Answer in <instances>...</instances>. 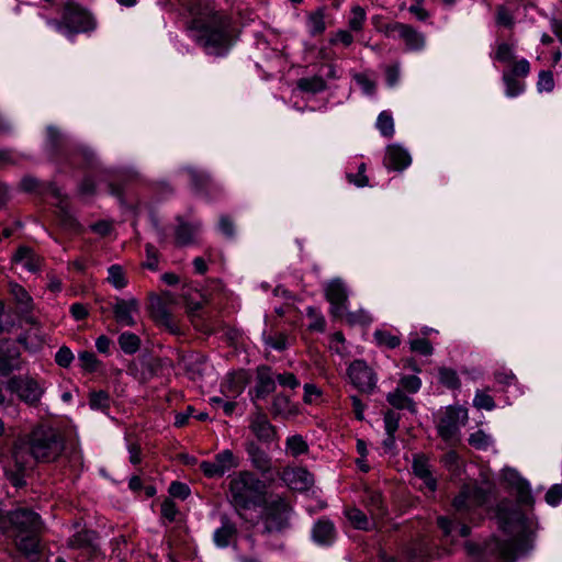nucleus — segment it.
<instances>
[{
    "label": "nucleus",
    "instance_id": "nucleus-1",
    "mask_svg": "<svg viewBox=\"0 0 562 562\" xmlns=\"http://www.w3.org/2000/svg\"><path fill=\"white\" fill-rule=\"evenodd\" d=\"M497 517L502 528L513 535V538L501 547V554L506 560H513L526 554L532 548V537L537 530V521L520 510H507L499 507Z\"/></svg>",
    "mask_w": 562,
    "mask_h": 562
},
{
    "label": "nucleus",
    "instance_id": "nucleus-2",
    "mask_svg": "<svg viewBox=\"0 0 562 562\" xmlns=\"http://www.w3.org/2000/svg\"><path fill=\"white\" fill-rule=\"evenodd\" d=\"M265 484L254 473L240 471L229 482L231 502L241 516V510L262 503Z\"/></svg>",
    "mask_w": 562,
    "mask_h": 562
},
{
    "label": "nucleus",
    "instance_id": "nucleus-3",
    "mask_svg": "<svg viewBox=\"0 0 562 562\" xmlns=\"http://www.w3.org/2000/svg\"><path fill=\"white\" fill-rule=\"evenodd\" d=\"M26 442L33 459L37 462H53L65 449L61 434L46 425L36 426L27 436Z\"/></svg>",
    "mask_w": 562,
    "mask_h": 562
},
{
    "label": "nucleus",
    "instance_id": "nucleus-4",
    "mask_svg": "<svg viewBox=\"0 0 562 562\" xmlns=\"http://www.w3.org/2000/svg\"><path fill=\"white\" fill-rule=\"evenodd\" d=\"M33 460L27 442H15L9 456L0 454L4 473L16 487L25 484L24 475L32 469Z\"/></svg>",
    "mask_w": 562,
    "mask_h": 562
},
{
    "label": "nucleus",
    "instance_id": "nucleus-5",
    "mask_svg": "<svg viewBox=\"0 0 562 562\" xmlns=\"http://www.w3.org/2000/svg\"><path fill=\"white\" fill-rule=\"evenodd\" d=\"M43 521L41 517L27 508H16L5 512L0 502V532L7 533L14 531L16 533L41 532Z\"/></svg>",
    "mask_w": 562,
    "mask_h": 562
},
{
    "label": "nucleus",
    "instance_id": "nucleus-6",
    "mask_svg": "<svg viewBox=\"0 0 562 562\" xmlns=\"http://www.w3.org/2000/svg\"><path fill=\"white\" fill-rule=\"evenodd\" d=\"M56 30L66 35L70 36L79 32H86L93 27V21L91 15L83 9L68 4L65 9L64 18L61 22H50Z\"/></svg>",
    "mask_w": 562,
    "mask_h": 562
},
{
    "label": "nucleus",
    "instance_id": "nucleus-7",
    "mask_svg": "<svg viewBox=\"0 0 562 562\" xmlns=\"http://www.w3.org/2000/svg\"><path fill=\"white\" fill-rule=\"evenodd\" d=\"M7 389L30 406H37L45 393L44 384L27 375L11 378Z\"/></svg>",
    "mask_w": 562,
    "mask_h": 562
},
{
    "label": "nucleus",
    "instance_id": "nucleus-8",
    "mask_svg": "<svg viewBox=\"0 0 562 562\" xmlns=\"http://www.w3.org/2000/svg\"><path fill=\"white\" fill-rule=\"evenodd\" d=\"M468 420V411L461 406H449L438 420L439 436L449 443L459 440V430Z\"/></svg>",
    "mask_w": 562,
    "mask_h": 562
},
{
    "label": "nucleus",
    "instance_id": "nucleus-9",
    "mask_svg": "<svg viewBox=\"0 0 562 562\" xmlns=\"http://www.w3.org/2000/svg\"><path fill=\"white\" fill-rule=\"evenodd\" d=\"M198 42L205 48L207 54L222 55L231 45L229 37L222 21L216 27L201 25Z\"/></svg>",
    "mask_w": 562,
    "mask_h": 562
},
{
    "label": "nucleus",
    "instance_id": "nucleus-10",
    "mask_svg": "<svg viewBox=\"0 0 562 562\" xmlns=\"http://www.w3.org/2000/svg\"><path fill=\"white\" fill-rule=\"evenodd\" d=\"M384 34L389 37L401 38L409 50H422L426 45L425 35L408 24L400 22L386 24Z\"/></svg>",
    "mask_w": 562,
    "mask_h": 562
},
{
    "label": "nucleus",
    "instance_id": "nucleus-11",
    "mask_svg": "<svg viewBox=\"0 0 562 562\" xmlns=\"http://www.w3.org/2000/svg\"><path fill=\"white\" fill-rule=\"evenodd\" d=\"M239 467V458L226 449L217 453L212 461H203L201 471L207 477H221L225 473Z\"/></svg>",
    "mask_w": 562,
    "mask_h": 562
},
{
    "label": "nucleus",
    "instance_id": "nucleus-12",
    "mask_svg": "<svg viewBox=\"0 0 562 562\" xmlns=\"http://www.w3.org/2000/svg\"><path fill=\"white\" fill-rule=\"evenodd\" d=\"M502 482L506 488L515 493L517 501L522 505H532L533 497L531 495L529 483L513 468H504L502 470Z\"/></svg>",
    "mask_w": 562,
    "mask_h": 562
},
{
    "label": "nucleus",
    "instance_id": "nucleus-13",
    "mask_svg": "<svg viewBox=\"0 0 562 562\" xmlns=\"http://www.w3.org/2000/svg\"><path fill=\"white\" fill-rule=\"evenodd\" d=\"M348 376L355 387L371 393L376 386V375L363 360H355L348 368Z\"/></svg>",
    "mask_w": 562,
    "mask_h": 562
},
{
    "label": "nucleus",
    "instance_id": "nucleus-14",
    "mask_svg": "<svg viewBox=\"0 0 562 562\" xmlns=\"http://www.w3.org/2000/svg\"><path fill=\"white\" fill-rule=\"evenodd\" d=\"M291 508L283 499L271 503L265 515V530L267 532L281 531L288 527Z\"/></svg>",
    "mask_w": 562,
    "mask_h": 562
},
{
    "label": "nucleus",
    "instance_id": "nucleus-15",
    "mask_svg": "<svg viewBox=\"0 0 562 562\" xmlns=\"http://www.w3.org/2000/svg\"><path fill=\"white\" fill-rule=\"evenodd\" d=\"M326 299L331 305V314L336 317H342L346 312L347 291L339 279H334L325 288Z\"/></svg>",
    "mask_w": 562,
    "mask_h": 562
},
{
    "label": "nucleus",
    "instance_id": "nucleus-16",
    "mask_svg": "<svg viewBox=\"0 0 562 562\" xmlns=\"http://www.w3.org/2000/svg\"><path fill=\"white\" fill-rule=\"evenodd\" d=\"M113 313L116 322L122 326H134L135 316L139 313L138 301L131 299H116L113 304Z\"/></svg>",
    "mask_w": 562,
    "mask_h": 562
},
{
    "label": "nucleus",
    "instance_id": "nucleus-17",
    "mask_svg": "<svg viewBox=\"0 0 562 562\" xmlns=\"http://www.w3.org/2000/svg\"><path fill=\"white\" fill-rule=\"evenodd\" d=\"M384 166L390 170L402 171L412 162L409 153L398 144L389 145L385 149Z\"/></svg>",
    "mask_w": 562,
    "mask_h": 562
},
{
    "label": "nucleus",
    "instance_id": "nucleus-18",
    "mask_svg": "<svg viewBox=\"0 0 562 562\" xmlns=\"http://www.w3.org/2000/svg\"><path fill=\"white\" fill-rule=\"evenodd\" d=\"M20 368V352L10 341L0 342V372L4 375Z\"/></svg>",
    "mask_w": 562,
    "mask_h": 562
},
{
    "label": "nucleus",
    "instance_id": "nucleus-19",
    "mask_svg": "<svg viewBox=\"0 0 562 562\" xmlns=\"http://www.w3.org/2000/svg\"><path fill=\"white\" fill-rule=\"evenodd\" d=\"M414 474L423 481L424 486L434 493L437 488V480L434 477L429 460L424 454H415L413 458Z\"/></svg>",
    "mask_w": 562,
    "mask_h": 562
},
{
    "label": "nucleus",
    "instance_id": "nucleus-20",
    "mask_svg": "<svg viewBox=\"0 0 562 562\" xmlns=\"http://www.w3.org/2000/svg\"><path fill=\"white\" fill-rule=\"evenodd\" d=\"M249 428L262 442H271L277 436L274 426L271 425L268 417L262 413H256L251 417Z\"/></svg>",
    "mask_w": 562,
    "mask_h": 562
},
{
    "label": "nucleus",
    "instance_id": "nucleus-21",
    "mask_svg": "<svg viewBox=\"0 0 562 562\" xmlns=\"http://www.w3.org/2000/svg\"><path fill=\"white\" fill-rule=\"evenodd\" d=\"M283 480L295 491H305L313 484V475L304 468L285 470L283 472Z\"/></svg>",
    "mask_w": 562,
    "mask_h": 562
},
{
    "label": "nucleus",
    "instance_id": "nucleus-22",
    "mask_svg": "<svg viewBox=\"0 0 562 562\" xmlns=\"http://www.w3.org/2000/svg\"><path fill=\"white\" fill-rule=\"evenodd\" d=\"M485 495L479 488L465 487L453 499V507L457 510H469L475 506L483 504Z\"/></svg>",
    "mask_w": 562,
    "mask_h": 562
},
{
    "label": "nucleus",
    "instance_id": "nucleus-23",
    "mask_svg": "<svg viewBox=\"0 0 562 562\" xmlns=\"http://www.w3.org/2000/svg\"><path fill=\"white\" fill-rule=\"evenodd\" d=\"M12 261L29 272H36L41 267V258L31 248L21 246L14 254Z\"/></svg>",
    "mask_w": 562,
    "mask_h": 562
},
{
    "label": "nucleus",
    "instance_id": "nucleus-24",
    "mask_svg": "<svg viewBox=\"0 0 562 562\" xmlns=\"http://www.w3.org/2000/svg\"><path fill=\"white\" fill-rule=\"evenodd\" d=\"M247 452L249 454L251 464L261 473H268L272 470V463L270 457L261 450L254 442L247 446Z\"/></svg>",
    "mask_w": 562,
    "mask_h": 562
},
{
    "label": "nucleus",
    "instance_id": "nucleus-25",
    "mask_svg": "<svg viewBox=\"0 0 562 562\" xmlns=\"http://www.w3.org/2000/svg\"><path fill=\"white\" fill-rule=\"evenodd\" d=\"M312 537L318 544H330L335 539L334 524L329 520H318L313 528Z\"/></svg>",
    "mask_w": 562,
    "mask_h": 562
},
{
    "label": "nucleus",
    "instance_id": "nucleus-26",
    "mask_svg": "<svg viewBox=\"0 0 562 562\" xmlns=\"http://www.w3.org/2000/svg\"><path fill=\"white\" fill-rule=\"evenodd\" d=\"M236 533L237 529L235 525L227 519H223L222 526L214 531V543L218 548H226L236 537Z\"/></svg>",
    "mask_w": 562,
    "mask_h": 562
},
{
    "label": "nucleus",
    "instance_id": "nucleus-27",
    "mask_svg": "<svg viewBox=\"0 0 562 562\" xmlns=\"http://www.w3.org/2000/svg\"><path fill=\"white\" fill-rule=\"evenodd\" d=\"M297 413V406L294 403H292L286 395L279 394L274 397L272 403V414L274 416L289 418L295 416Z\"/></svg>",
    "mask_w": 562,
    "mask_h": 562
},
{
    "label": "nucleus",
    "instance_id": "nucleus-28",
    "mask_svg": "<svg viewBox=\"0 0 562 562\" xmlns=\"http://www.w3.org/2000/svg\"><path fill=\"white\" fill-rule=\"evenodd\" d=\"M38 533L40 532H24L15 535V546L22 553L30 555L38 551Z\"/></svg>",
    "mask_w": 562,
    "mask_h": 562
},
{
    "label": "nucleus",
    "instance_id": "nucleus-29",
    "mask_svg": "<svg viewBox=\"0 0 562 562\" xmlns=\"http://www.w3.org/2000/svg\"><path fill=\"white\" fill-rule=\"evenodd\" d=\"M201 229V223H181L176 232L177 243L180 245H187L193 241L195 235L199 234Z\"/></svg>",
    "mask_w": 562,
    "mask_h": 562
},
{
    "label": "nucleus",
    "instance_id": "nucleus-30",
    "mask_svg": "<svg viewBox=\"0 0 562 562\" xmlns=\"http://www.w3.org/2000/svg\"><path fill=\"white\" fill-rule=\"evenodd\" d=\"M10 292L22 312H31L33 310V300L24 288L16 283L10 284Z\"/></svg>",
    "mask_w": 562,
    "mask_h": 562
},
{
    "label": "nucleus",
    "instance_id": "nucleus-31",
    "mask_svg": "<svg viewBox=\"0 0 562 562\" xmlns=\"http://www.w3.org/2000/svg\"><path fill=\"white\" fill-rule=\"evenodd\" d=\"M308 451V445L301 435H293L285 440V452L292 457H299Z\"/></svg>",
    "mask_w": 562,
    "mask_h": 562
},
{
    "label": "nucleus",
    "instance_id": "nucleus-32",
    "mask_svg": "<svg viewBox=\"0 0 562 562\" xmlns=\"http://www.w3.org/2000/svg\"><path fill=\"white\" fill-rule=\"evenodd\" d=\"M387 402L397 409L407 408L415 412V404L412 398L403 393L402 389H396L387 394Z\"/></svg>",
    "mask_w": 562,
    "mask_h": 562
},
{
    "label": "nucleus",
    "instance_id": "nucleus-33",
    "mask_svg": "<svg viewBox=\"0 0 562 562\" xmlns=\"http://www.w3.org/2000/svg\"><path fill=\"white\" fill-rule=\"evenodd\" d=\"M119 345L125 353L132 355L139 349L140 339L137 335L125 331L120 335Z\"/></svg>",
    "mask_w": 562,
    "mask_h": 562
},
{
    "label": "nucleus",
    "instance_id": "nucleus-34",
    "mask_svg": "<svg viewBox=\"0 0 562 562\" xmlns=\"http://www.w3.org/2000/svg\"><path fill=\"white\" fill-rule=\"evenodd\" d=\"M108 281L117 290L126 286L127 280L123 268L119 265H113L108 269Z\"/></svg>",
    "mask_w": 562,
    "mask_h": 562
},
{
    "label": "nucleus",
    "instance_id": "nucleus-35",
    "mask_svg": "<svg viewBox=\"0 0 562 562\" xmlns=\"http://www.w3.org/2000/svg\"><path fill=\"white\" fill-rule=\"evenodd\" d=\"M346 517L357 529L368 530L371 528V524L367 518L366 514L358 508L347 509Z\"/></svg>",
    "mask_w": 562,
    "mask_h": 562
},
{
    "label": "nucleus",
    "instance_id": "nucleus-36",
    "mask_svg": "<svg viewBox=\"0 0 562 562\" xmlns=\"http://www.w3.org/2000/svg\"><path fill=\"white\" fill-rule=\"evenodd\" d=\"M376 128L380 131L381 135L384 137H392L394 134V121L392 115L383 111L379 114L376 120Z\"/></svg>",
    "mask_w": 562,
    "mask_h": 562
},
{
    "label": "nucleus",
    "instance_id": "nucleus-37",
    "mask_svg": "<svg viewBox=\"0 0 562 562\" xmlns=\"http://www.w3.org/2000/svg\"><path fill=\"white\" fill-rule=\"evenodd\" d=\"M94 539H95L94 532L89 531V530H81V531L77 532L76 535H74L69 539L68 543H69V547L79 549V548H86V547L92 546Z\"/></svg>",
    "mask_w": 562,
    "mask_h": 562
},
{
    "label": "nucleus",
    "instance_id": "nucleus-38",
    "mask_svg": "<svg viewBox=\"0 0 562 562\" xmlns=\"http://www.w3.org/2000/svg\"><path fill=\"white\" fill-rule=\"evenodd\" d=\"M297 87L307 92L316 93L326 88V83L321 77L303 78L297 82Z\"/></svg>",
    "mask_w": 562,
    "mask_h": 562
},
{
    "label": "nucleus",
    "instance_id": "nucleus-39",
    "mask_svg": "<svg viewBox=\"0 0 562 562\" xmlns=\"http://www.w3.org/2000/svg\"><path fill=\"white\" fill-rule=\"evenodd\" d=\"M398 422H400V416L395 412L389 411L385 413L384 426H385L386 435L390 437L391 446H394V443H395L394 435L398 429Z\"/></svg>",
    "mask_w": 562,
    "mask_h": 562
},
{
    "label": "nucleus",
    "instance_id": "nucleus-40",
    "mask_svg": "<svg viewBox=\"0 0 562 562\" xmlns=\"http://www.w3.org/2000/svg\"><path fill=\"white\" fill-rule=\"evenodd\" d=\"M366 19H367L366 10L360 5H353L351 8V12H350L349 27L356 32L362 30Z\"/></svg>",
    "mask_w": 562,
    "mask_h": 562
},
{
    "label": "nucleus",
    "instance_id": "nucleus-41",
    "mask_svg": "<svg viewBox=\"0 0 562 562\" xmlns=\"http://www.w3.org/2000/svg\"><path fill=\"white\" fill-rule=\"evenodd\" d=\"M503 80L506 86V95L509 98L517 97L524 91V85L518 81L513 74H509L507 71L503 75Z\"/></svg>",
    "mask_w": 562,
    "mask_h": 562
},
{
    "label": "nucleus",
    "instance_id": "nucleus-42",
    "mask_svg": "<svg viewBox=\"0 0 562 562\" xmlns=\"http://www.w3.org/2000/svg\"><path fill=\"white\" fill-rule=\"evenodd\" d=\"M223 392L231 397H236L245 387L241 376H229L223 384Z\"/></svg>",
    "mask_w": 562,
    "mask_h": 562
},
{
    "label": "nucleus",
    "instance_id": "nucleus-43",
    "mask_svg": "<svg viewBox=\"0 0 562 562\" xmlns=\"http://www.w3.org/2000/svg\"><path fill=\"white\" fill-rule=\"evenodd\" d=\"M19 340L31 350H36L44 344V337L38 334L37 329L27 331L25 336L21 337Z\"/></svg>",
    "mask_w": 562,
    "mask_h": 562
},
{
    "label": "nucleus",
    "instance_id": "nucleus-44",
    "mask_svg": "<svg viewBox=\"0 0 562 562\" xmlns=\"http://www.w3.org/2000/svg\"><path fill=\"white\" fill-rule=\"evenodd\" d=\"M439 381L450 389H456L460 385L457 372L447 368H441L439 370Z\"/></svg>",
    "mask_w": 562,
    "mask_h": 562
},
{
    "label": "nucleus",
    "instance_id": "nucleus-45",
    "mask_svg": "<svg viewBox=\"0 0 562 562\" xmlns=\"http://www.w3.org/2000/svg\"><path fill=\"white\" fill-rule=\"evenodd\" d=\"M495 59L501 63H512L515 59V49L513 45L507 43H501L497 45V49L495 53Z\"/></svg>",
    "mask_w": 562,
    "mask_h": 562
},
{
    "label": "nucleus",
    "instance_id": "nucleus-46",
    "mask_svg": "<svg viewBox=\"0 0 562 562\" xmlns=\"http://www.w3.org/2000/svg\"><path fill=\"white\" fill-rule=\"evenodd\" d=\"M90 406L93 409H106L110 406V396L103 391L93 392L90 395Z\"/></svg>",
    "mask_w": 562,
    "mask_h": 562
},
{
    "label": "nucleus",
    "instance_id": "nucleus-47",
    "mask_svg": "<svg viewBox=\"0 0 562 562\" xmlns=\"http://www.w3.org/2000/svg\"><path fill=\"white\" fill-rule=\"evenodd\" d=\"M492 438L490 435L485 434L483 430H477L471 434L469 438V442L476 449H486L492 443Z\"/></svg>",
    "mask_w": 562,
    "mask_h": 562
},
{
    "label": "nucleus",
    "instance_id": "nucleus-48",
    "mask_svg": "<svg viewBox=\"0 0 562 562\" xmlns=\"http://www.w3.org/2000/svg\"><path fill=\"white\" fill-rule=\"evenodd\" d=\"M344 316L346 317L347 322L351 325H368L372 322L371 315L364 310H359L355 313H347L346 311Z\"/></svg>",
    "mask_w": 562,
    "mask_h": 562
},
{
    "label": "nucleus",
    "instance_id": "nucleus-49",
    "mask_svg": "<svg viewBox=\"0 0 562 562\" xmlns=\"http://www.w3.org/2000/svg\"><path fill=\"white\" fill-rule=\"evenodd\" d=\"M78 360H79L82 369H85L89 372L95 371L99 366V361H98L95 355L90 351L80 352L78 356Z\"/></svg>",
    "mask_w": 562,
    "mask_h": 562
},
{
    "label": "nucleus",
    "instance_id": "nucleus-50",
    "mask_svg": "<svg viewBox=\"0 0 562 562\" xmlns=\"http://www.w3.org/2000/svg\"><path fill=\"white\" fill-rule=\"evenodd\" d=\"M400 386L409 393H416L422 386V381L417 375H404L400 380Z\"/></svg>",
    "mask_w": 562,
    "mask_h": 562
},
{
    "label": "nucleus",
    "instance_id": "nucleus-51",
    "mask_svg": "<svg viewBox=\"0 0 562 562\" xmlns=\"http://www.w3.org/2000/svg\"><path fill=\"white\" fill-rule=\"evenodd\" d=\"M411 350L424 356L432 353L431 344L425 338H414L409 340Z\"/></svg>",
    "mask_w": 562,
    "mask_h": 562
},
{
    "label": "nucleus",
    "instance_id": "nucleus-52",
    "mask_svg": "<svg viewBox=\"0 0 562 562\" xmlns=\"http://www.w3.org/2000/svg\"><path fill=\"white\" fill-rule=\"evenodd\" d=\"M326 25L324 21V15L321 12H315L308 18V29L312 34H321L324 32Z\"/></svg>",
    "mask_w": 562,
    "mask_h": 562
},
{
    "label": "nucleus",
    "instance_id": "nucleus-53",
    "mask_svg": "<svg viewBox=\"0 0 562 562\" xmlns=\"http://www.w3.org/2000/svg\"><path fill=\"white\" fill-rule=\"evenodd\" d=\"M374 338L379 345L386 346L389 348H395L400 345V339L386 331L376 330Z\"/></svg>",
    "mask_w": 562,
    "mask_h": 562
},
{
    "label": "nucleus",
    "instance_id": "nucleus-54",
    "mask_svg": "<svg viewBox=\"0 0 562 562\" xmlns=\"http://www.w3.org/2000/svg\"><path fill=\"white\" fill-rule=\"evenodd\" d=\"M72 360L74 353L66 346L60 347L55 355L56 363L63 368H68L71 364Z\"/></svg>",
    "mask_w": 562,
    "mask_h": 562
},
{
    "label": "nucleus",
    "instance_id": "nucleus-55",
    "mask_svg": "<svg viewBox=\"0 0 562 562\" xmlns=\"http://www.w3.org/2000/svg\"><path fill=\"white\" fill-rule=\"evenodd\" d=\"M473 404L476 408L486 411H491L495 406L493 398L484 392H477L475 394Z\"/></svg>",
    "mask_w": 562,
    "mask_h": 562
},
{
    "label": "nucleus",
    "instance_id": "nucleus-56",
    "mask_svg": "<svg viewBox=\"0 0 562 562\" xmlns=\"http://www.w3.org/2000/svg\"><path fill=\"white\" fill-rule=\"evenodd\" d=\"M538 90L550 92L554 88L553 76L550 71H541L537 82Z\"/></svg>",
    "mask_w": 562,
    "mask_h": 562
},
{
    "label": "nucleus",
    "instance_id": "nucleus-57",
    "mask_svg": "<svg viewBox=\"0 0 562 562\" xmlns=\"http://www.w3.org/2000/svg\"><path fill=\"white\" fill-rule=\"evenodd\" d=\"M562 501V485L561 484H554L552 485L547 494H546V502L550 506H557Z\"/></svg>",
    "mask_w": 562,
    "mask_h": 562
},
{
    "label": "nucleus",
    "instance_id": "nucleus-58",
    "mask_svg": "<svg viewBox=\"0 0 562 562\" xmlns=\"http://www.w3.org/2000/svg\"><path fill=\"white\" fill-rule=\"evenodd\" d=\"M496 23L502 26L512 27L514 25V18L507 9L498 7L496 11Z\"/></svg>",
    "mask_w": 562,
    "mask_h": 562
},
{
    "label": "nucleus",
    "instance_id": "nucleus-59",
    "mask_svg": "<svg viewBox=\"0 0 562 562\" xmlns=\"http://www.w3.org/2000/svg\"><path fill=\"white\" fill-rule=\"evenodd\" d=\"M169 493L173 497L184 499L189 496L190 488L181 482H172L169 486Z\"/></svg>",
    "mask_w": 562,
    "mask_h": 562
},
{
    "label": "nucleus",
    "instance_id": "nucleus-60",
    "mask_svg": "<svg viewBox=\"0 0 562 562\" xmlns=\"http://www.w3.org/2000/svg\"><path fill=\"white\" fill-rule=\"evenodd\" d=\"M178 514V508L171 499H166L161 504V515L168 521H173Z\"/></svg>",
    "mask_w": 562,
    "mask_h": 562
},
{
    "label": "nucleus",
    "instance_id": "nucleus-61",
    "mask_svg": "<svg viewBox=\"0 0 562 562\" xmlns=\"http://www.w3.org/2000/svg\"><path fill=\"white\" fill-rule=\"evenodd\" d=\"M276 380L283 387L295 389L300 385L299 380L295 378L293 373L290 372L278 374L276 376Z\"/></svg>",
    "mask_w": 562,
    "mask_h": 562
},
{
    "label": "nucleus",
    "instance_id": "nucleus-62",
    "mask_svg": "<svg viewBox=\"0 0 562 562\" xmlns=\"http://www.w3.org/2000/svg\"><path fill=\"white\" fill-rule=\"evenodd\" d=\"M276 380L268 374V370L259 371L260 389L265 392H272L274 390Z\"/></svg>",
    "mask_w": 562,
    "mask_h": 562
},
{
    "label": "nucleus",
    "instance_id": "nucleus-63",
    "mask_svg": "<svg viewBox=\"0 0 562 562\" xmlns=\"http://www.w3.org/2000/svg\"><path fill=\"white\" fill-rule=\"evenodd\" d=\"M530 71V65H529V61L527 59H520L518 61H516L514 65H513V68L510 71H508L509 74H513V76H527Z\"/></svg>",
    "mask_w": 562,
    "mask_h": 562
},
{
    "label": "nucleus",
    "instance_id": "nucleus-64",
    "mask_svg": "<svg viewBox=\"0 0 562 562\" xmlns=\"http://www.w3.org/2000/svg\"><path fill=\"white\" fill-rule=\"evenodd\" d=\"M265 342L267 346L276 350H283L286 348V337L282 334L276 337H267L265 338Z\"/></svg>",
    "mask_w": 562,
    "mask_h": 562
}]
</instances>
